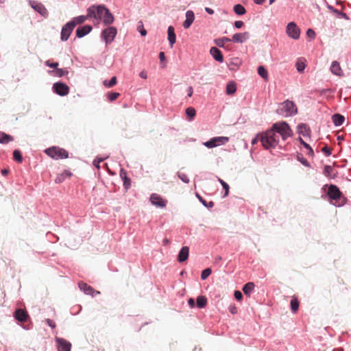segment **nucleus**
<instances>
[{"mask_svg": "<svg viewBox=\"0 0 351 351\" xmlns=\"http://www.w3.org/2000/svg\"><path fill=\"white\" fill-rule=\"evenodd\" d=\"M306 36L310 38H315L316 34H315V32L313 29H308L307 31H306Z\"/></svg>", "mask_w": 351, "mask_h": 351, "instance_id": "5fc2aeb1", "label": "nucleus"}, {"mask_svg": "<svg viewBox=\"0 0 351 351\" xmlns=\"http://www.w3.org/2000/svg\"><path fill=\"white\" fill-rule=\"evenodd\" d=\"M332 168L330 165H326L324 169V173L326 176L332 178L331 173L332 172Z\"/></svg>", "mask_w": 351, "mask_h": 351, "instance_id": "c03bdc74", "label": "nucleus"}, {"mask_svg": "<svg viewBox=\"0 0 351 351\" xmlns=\"http://www.w3.org/2000/svg\"><path fill=\"white\" fill-rule=\"evenodd\" d=\"M192 23H191L190 21H184V23H183V27L184 29H188L190 27V26L191 25Z\"/></svg>", "mask_w": 351, "mask_h": 351, "instance_id": "680f3d73", "label": "nucleus"}, {"mask_svg": "<svg viewBox=\"0 0 351 351\" xmlns=\"http://www.w3.org/2000/svg\"><path fill=\"white\" fill-rule=\"evenodd\" d=\"M75 27L73 26V23H70L69 21L66 23L62 28L61 30V36L60 38L62 41H66L71 32H73Z\"/></svg>", "mask_w": 351, "mask_h": 351, "instance_id": "9b49d317", "label": "nucleus"}, {"mask_svg": "<svg viewBox=\"0 0 351 351\" xmlns=\"http://www.w3.org/2000/svg\"><path fill=\"white\" fill-rule=\"evenodd\" d=\"M90 16H88V12L86 15H80L78 16L73 17L69 22L73 23V26L75 27L77 25H80L85 22L87 19H90Z\"/></svg>", "mask_w": 351, "mask_h": 351, "instance_id": "4be33fe9", "label": "nucleus"}, {"mask_svg": "<svg viewBox=\"0 0 351 351\" xmlns=\"http://www.w3.org/2000/svg\"><path fill=\"white\" fill-rule=\"evenodd\" d=\"M298 160L302 164L304 165V166L306 167H309L310 166V164L309 162L307 161L306 159H305L304 158H303L302 156H298Z\"/></svg>", "mask_w": 351, "mask_h": 351, "instance_id": "864d4df0", "label": "nucleus"}, {"mask_svg": "<svg viewBox=\"0 0 351 351\" xmlns=\"http://www.w3.org/2000/svg\"><path fill=\"white\" fill-rule=\"evenodd\" d=\"M56 342L57 343V348L58 351H71V343L66 339L56 337Z\"/></svg>", "mask_w": 351, "mask_h": 351, "instance_id": "ddd939ff", "label": "nucleus"}, {"mask_svg": "<svg viewBox=\"0 0 351 351\" xmlns=\"http://www.w3.org/2000/svg\"><path fill=\"white\" fill-rule=\"evenodd\" d=\"M93 29V27L90 25H85L80 26L76 29V36L79 38H83L88 34H89Z\"/></svg>", "mask_w": 351, "mask_h": 351, "instance_id": "dca6fc26", "label": "nucleus"}, {"mask_svg": "<svg viewBox=\"0 0 351 351\" xmlns=\"http://www.w3.org/2000/svg\"><path fill=\"white\" fill-rule=\"evenodd\" d=\"M186 21H190L191 23H193L195 19V15L192 10H187L186 12Z\"/></svg>", "mask_w": 351, "mask_h": 351, "instance_id": "a19ab883", "label": "nucleus"}, {"mask_svg": "<svg viewBox=\"0 0 351 351\" xmlns=\"http://www.w3.org/2000/svg\"><path fill=\"white\" fill-rule=\"evenodd\" d=\"M330 69L331 73L337 76L343 75L339 63L336 60L332 62Z\"/></svg>", "mask_w": 351, "mask_h": 351, "instance_id": "aec40b11", "label": "nucleus"}, {"mask_svg": "<svg viewBox=\"0 0 351 351\" xmlns=\"http://www.w3.org/2000/svg\"><path fill=\"white\" fill-rule=\"evenodd\" d=\"M203 144L205 147L209 149L217 147L213 138L204 142Z\"/></svg>", "mask_w": 351, "mask_h": 351, "instance_id": "79ce46f5", "label": "nucleus"}, {"mask_svg": "<svg viewBox=\"0 0 351 351\" xmlns=\"http://www.w3.org/2000/svg\"><path fill=\"white\" fill-rule=\"evenodd\" d=\"M299 302L296 298H293L291 300V308L293 312H296L298 310Z\"/></svg>", "mask_w": 351, "mask_h": 351, "instance_id": "ea45409f", "label": "nucleus"}, {"mask_svg": "<svg viewBox=\"0 0 351 351\" xmlns=\"http://www.w3.org/2000/svg\"><path fill=\"white\" fill-rule=\"evenodd\" d=\"M117 34L116 27L109 26L102 30L101 33V38L104 40L106 45L112 43Z\"/></svg>", "mask_w": 351, "mask_h": 351, "instance_id": "0eeeda50", "label": "nucleus"}, {"mask_svg": "<svg viewBox=\"0 0 351 351\" xmlns=\"http://www.w3.org/2000/svg\"><path fill=\"white\" fill-rule=\"evenodd\" d=\"M297 132L299 134L303 136H310L311 130L308 125L306 123H300L297 126Z\"/></svg>", "mask_w": 351, "mask_h": 351, "instance_id": "a211bd4d", "label": "nucleus"}, {"mask_svg": "<svg viewBox=\"0 0 351 351\" xmlns=\"http://www.w3.org/2000/svg\"><path fill=\"white\" fill-rule=\"evenodd\" d=\"M13 159L21 163L23 161V156L21 153V152L19 149H15L13 152Z\"/></svg>", "mask_w": 351, "mask_h": 351, "instance_id": "4c0bfd02", "label": "nucleus"}, {"mask_svg": "<svg viewBox=\"0 0 351 351\" xmlns=\"http://www.w3.org/2000/svg\"><path fill=\"white\" fill-rule=\"evenodd\" d=\"M205 11L208 14H213L214 13V10L210 8H205Z\"/></svg>", "mask_w": 351, "mask_h": 351, "instance_id": "69168bd1", "label": "nucleus"}, {"mask_svg": "<svg viewBox=\"0 0 351 351\" xmlns=\"http://www.w3.org/2000/svg\"><path fill=\"white\" fill-rule=\"evenodd\" d=\"M197 197L200 201V202L206 208H211L214 206V202L210 201L207 202L206 199H204L202 196H200L198 193L196 194Z\"/></svg>", "mask_w": 351, "mask_h": 351, "instance_id": "72a5a7b5", "label": "nucleus"}, {"mask_svg": "<svg viewBox=\"0 0 351 351\" xmlns=\"http://www.w3.org/2000/svg\"><path fill=\"white\" fill-rule=\"evenodd\" d=\"M233 10L237 15H243L246 12L245 8L241 4L234 5Z\"/></svg>", "mask_w": 351, "mask_h": 351, "instance_id": "2f4dec72", "label": "nucleus"}, {"mask_svg": "<svg viewBox=\"0 0 351 351\" xmlns=\"http://www.w3.org/2000/svg\"><path fill=\"white\" fill-rule=\"evenodd\" d=\"M150 202L152 204L159 208H165L167 204V201L162 198V197L156 193H152L150 196Z\"/></svg>", "mask_w": 351, "mask_h": 351, "instance_id": "f8f14e48", "label": "nucleus"}, {"mask_svg": "<svg viewBox=\"0 0 351 351\" xmlns=\"http://www.w3.org/2000/svg\"><path fill=\"white\" fill-rule=\"evenodd\" d=\"M207 304V299L204 296H198L197 298V306L198 308H204Z\"/></svg>", "mask_w": 351, "mask_h": 351, "instance_id": "c9c22d12", "label": "nucleus"}, {"mask_svg": "<svg viewBox=\"0 0 351 351\" xmlns=\"http://www.w3.org/2000/svg\"><path fill=\"white\" fill-rule=\"evenodd\" d=\"M14 317L20 322H24L28 319L29 315L25 310L17 308L14 313Z\"/></svg>", "mask_w": 351, "mask_h": 351, "instance_id": "2eb2a0df", "label": "nucleus"}, {"mask_svg": "<svg viewBox=\"0 0 351 351\" xmlns=\"http://www.w3.org/2000/svg\"><path fill=\"white\" fill-rule=\"evenodd\" d=\"M78 287L81 291H82L86 295H92L94 292V289L92 287L88 285L84 282H79Z\"/></svg>", "mask_w": 351, "mask_h": 351, "instance_id": "b1692460", "label": "nucleus"}, {"mask_svg": "<svg viewBox=\"0 0 351 351\" xmlns=\"http://www.w3.org/2000/svg\"><path fill=\"white\" fill-rule=\"evenodd\" d=\"M298 141L306 149H310V145L306 143L301 137L298 138Z\"/></svg>", "mask_w": 351, "mask_h": 351, "instance_id": "13d9d810", "label": "nucleus"}, {"mask_svg": "<svg viewBox=\"0 0 351 351\" xmlns=\"http://www.w3.org/2000/svg\"><path fill=\"white\" fill-rule=\"evenodd\" d=\"M234 298L237 300L240 301L243 298V294L240 291H235L234 293Z\"/></svg>", "mask_w": 351, "mask_h": 351, "instance_id": "6e6d98bb", "label": "nucleus"}, {"mask_svg": "<svg viewBox=\"0 0 351 351\" xmlns=\"http://www.w3.org/2000/svg\"><path fill=\"white\" fill-rule=\"evenodd\" d=\"M276 112L283 117H289L298 113V108L293 101L287 99L280 104Z\"/></svg>", "mask_w": 351, "mask_h": 351, "instance_id": "f03ea898", "label": "nucleus"}, {"mask_svg": "<svg viewBox=\"0 0 351 351\" xmlns=\"http://www.w3.org/2000/svg\"><path fill=\"white\" fill-rule=\"evenodd\" d=\"M222 187L225 191L224 194L223 195V197H227L229 194V185L226 182H223Z\"/></svg>", "mask_w": 351, "mask_h": 351, "instance_id": "603ef678", "label": "nucleus"}, {"mask_svg": "<svg viewBox=\"0 0 351 351\" xmlns=\"http://www.w3.org/2000/svg\"><path fill=\"white\" fill-rule=\"evenodd\" d=\"M159 59L161 62H163L165 60V55L164 52L159 53Z\"/></svg>", "mask_w": 351, "mask_h": 351, "instance_id": "e2e57ef3", "label": "nucleus"}, {"mask_svg": "<svg viewBox=\"0 0 351 351\" xmlns=\"http://www.w3.org/2000/svg\"><path fill=\"white\" fill-rule=\"evenodd\" d=\"M119 96V93H110L108 95V99L109 101H112L117 99Z\"/></svg>", "mask_w": 351, "mask_h": 351, "instance_id": "8fccbe9b", "label": "nucleus"}, {"mask_svg": "<svg viewBox=\"0 0 351 351\" xmlns=\"http://www.w3.org/2000/svg\"><path fill=\"white\" fill-rule=\"evenodd\" d=\"M106 158H99V157H97L94 160H93V165L97 168V169H99L100 168V166H99V164L100 162H103Z\"/></svg>", "mask_w": 351, "mask_h": 351, "instance_id": "49530a36", "label": "nucleus"}, {"mask_svg": "<svg viewBox=\"0 0 351 351\" xmlns=\"http://www.w3.org/2000/svg\"><path fill=\"white\" fill-rule=\"evenodd\" d=\"M123 180V186L125 189H128L131 186V180L127 176H125Z\"/></svg>", "mask_w": 351, "mask_h": 351, "instance_id": "de8ad7c7", "label": "nucleus"}, {"mask_svg": "<svg viewBox=\"0 0 351 351\" xmlns=\"http://www.w3.org/2000/svg\"><path fill=\"white\" fill-rule=\"evenodd\" d=\"M189 304L191 307H193L195 306V301L193 298H190L189 300Z\"/></svg>", "mask_w": 351, "mask_h": 351, "instance_id": "774afa93", "label": "nucleus"}, {"mask_svg": "<svg viewBox=\"0 0 351 351\" xmlns=\"http://www.w3.org/2000/svg\"><path fill=\"white\" fill-rule=\"evenodd\" d=\"M167 34L168 40L169 42L171 47H172L176 41V35L175 34L174 27L173 26L168 27Z\"/></svg>", "mask_w": 351, "mask_h": 351, "instance_id": "5701e85b", "label": "nucleus"}, {"mask_svg": "<svg viewBox=\"0 0 351 351\" xmlns=\"http://www.w3.org/2000/svg\"><path fill=\"white\" fill-rule=\"evenodd\" d=\"M189 248L187 246H183L178 255V261L180 263H183L186 261L189 258Z\"/></svg>", "mask_w": 351, "mask_h": 351, "instance_id": "6ab92c4d", "label": "nucleus"}, {"mask_svg": "<svg viewBox=\"0 0 351 351\" xmlns=\"http://www.w3.org/2000/svg\"><path fill=\"white\" fill-rule=\"evenodd\" d=\"M217 146L225 145L229 141V138L226 136H216L213 137Z\"/></svg>", "mask_w": 351, "mask_h": 351, "instance_id": "7c9ffc66", "label": "nucleus"}, {"mask_svg": "<svg viewBox=\"0 0 351 351\" xmlns=\"http://www.w3.org/2000/svg\"><path fill=\"white\" fill-rule=\"evenodd\" d=\"M49 73H50L52 75H55V76L61 77L68 74L69 71L67 70L57 68L56 69H55L53 71H49Z\"/></svg>", "mask_w": 351, "mask_h": 351, "instance_id": "c756f323", "label": "nucleus"}, {"mask_svg": "<svg viewBox=\"0 0 351 351\" xmlns=\"http://www.w3.org/2000/svg\"><path fill=\"white\" fill-rule=\"evenodd\" d=\"M210 53L216 61L219 62H223V54L217 47H212L210 49Z\"/></svg>", "mask_w": 351, "mask_h": 351, "instance_id": "f3484780", "label": "nucleus"}, {"mask_svg": "<svg viewBox=\"0 0 351 351\" xmlns=\"http://www.w3.org/2000/svg\"><path fill=\"white\" fill-rule=\"evenodd\" d=\"M254 284L253 282H247L243 287V291L246 295L250 296L254 289Z\"/></svg>", "mask_w": 351, "mask_h": 351, "instance_id": "c85d7f7f", "label": "nucleus"}, {"mask_svg": "<svg viewBox=\"0 0 351 351\" xmlns=\"http://www.w3.org/2000/svg\"><path fill=\"white\" fill-rule=\"evenodd\" d=\"M337 13L339 16H341L342 18H344L346 19H348V16L346 13L339 10H337Z\"/></svg>", "mask_w": 351, "mask_h": 351, "instance_id": "052dcab7", "label": "nucleus"}, {"mask_svg": "<svg viewBox=\"0 0 351 351\" xmlns=\"http://www.w3.org/2000/svg\"><path fill=\"white\" fill-rule=\"evenodd\" d=\"M332 120L335 126H340L343 123L345 117L340 114H335L332 117Z\"/></svg>", "mask_w": 351, "mask_h": 351, "instance_id": "393cba45", "label": "nucleus"}, {"mask_svg": "<svg viewBox=\"0 0 351 351\" xmlns=\"http://www.w3.org/2000/svg\"><path fill=\"white\" fill-rule=\"evenodd\" d=\"M295 67L299 73H302L306 67L305 59L303 58H298L295 63Z\"/></svg>", "mask_w": 351, "mask_h": 351, "instance_id": "cd10ccee", "label": "nucleus"}, {"mask_svg": "<svg viewBox=\"0 0 351 351\" xmlns=\"http://www.w3.org/2000/svg\"><path fill=\"white\" fill-rule=\"evenodd\" d=\"M322 152L326 156H330L332 154L331 149L326 145L322 147Z\"/></svg>", "mask_w": 351, "mask_h": 351, "instance_id": "3c124183", "label": "nucleus"}, {"mask_svg": "<svg viewBox=\"0 0 351 351\" xmlns=\"http://www.w3.org/2000/svg\"><path fill=\"white\" fill-rule=\"evenodd\" d=\"M258 73L262 77L264 80H267L268 77L267 71L265 69L263 66H259L258 67Z\"/></svg>", "mask_w": 351, "mask_h": 351, "instance_id": "e433bc0d", "label": "nucleus"}, {"mask_svg": "<svg viewBox=\"0 0 351 351\" xmlns=\"http://www.w3.org/2000/svg\"><path fill=\"white\" fill-rule=\"evenodd\" d=\"M14 141L13 136L9 135L3 132L0 131V143L1 144H8L10 141Z\"/></svg>", "mask_w": 351, "mask_h": 351, "instance_id": "a878e982", "label": "nucleus"}, {"mask_svg": "<svg viewBox=\"0 0 351 351\" xmlns=\"http://www.w3.org/2000/svg\"><path fill=\"white\" fill-rule=\"evenodd\" d=\"M178 176L183 182L186 184L189 182V179L185 173L178 172Z\"/></svg>", "mask_w": 351, "mask_h": 351, "instance_id": "a18cd8bd", "label": "nucleus"}, {"mask_svg": "<svg viewBox=\"0 0 351 351\" xmlns=\"http://www.w3.org/2000/svg\"><path fill=\"white\" fill-rule=\"evenodd\" d=\"M212 271L210 268H206L202 271L201 278L202 280H206L211 274Z\"/></svg>", "mask_w": 351, "mask_h": 351, "instance_id": "37998d69", "label": "nucleus"}, {"mask_svg": "<svg viewBox=\"0 0 351 351\" xmlns=\"http://www.w3.org/2000/svg\"><path fill=\"white\" fill-rule=\"evenodd\" d=\"M139 76L143 79H147V75L145 71H141L139 74Z\"/></svg>", "mask_w": 351, "mask_h": 351, "instance_id": "0e129e2a", "label": "nucleus"}, {"mask_svg": "<svg viewBox=\"0 0 351 351\" xmlns=\"http://www.w3.org/2000/svg\"><path fill=\"white\" fill-rule=\"evenodd\" d=\"M45 64L47 66H49L50 68H53L55 69H56L59 65L58 62H51L49 60L45 61Z\"/></svg>", "mask_w": 351, "mask_h": 351, "instance_id": "09e8293b", "label": "nucleus"}, {"mask_svg": "<svg viewBox=\"0 0 351 351\" xmlns=\"http://www.w3.org/2000/svg\"><path fill=\"white\" fill-rule=\"evenodd\" d=\"M125 176H127L126 171L123 169H121L120 171V176L122 179H124Z\"/></svg>", "mask_w": 351, "mask_h": 351, "instance_id": "338daca9", "label": "nucleus"}, {"mask_svg": "<svg viewBox=\"0 0 351 351\" xmlns=\"http://www.w3.org/2000/svg\"><path fill=\"white\" fill-rule=\"evenodd\" d=\"M29 4L36 12L39 13L41 16L44 17L48 16V11L42 3L34 0H29Z\"/></svg>", "mask_w": 351, "mask_h": 351, "instance_id": "1a4fd4ad", "label": "nucleus"}, {"mask_svg": "<svg viewBox=\"0 0 351 351\" xmlns=\"http://www.w3.org/2000/svg\"><path fill=\"white\" fill-rule=\"evenodd\" d=\"M286 32L290 38L294 40L299 39L300 36V29L295 22H290L287 24Z\"/></svg>", "mask_w": 351, "mask_h": 351, "instance_id": "6e6552de", "label": "nucleus"}, {"mask_svg": "<svg viewBox=\"0 0 351 351\" xmlns=\"http://www.w3.org/2000/svg\"><path fill=\"white\" fill-rule=\"evenodd\" d=\"M45 322L49 325V327H51V328H56V324L53 321H52L51 319H45Z\"/></svg>", "mask_w": 351, "mask_h": 351, "instance_id": "4d7b16f0", "label": "nucleus"}, {"mask_svg": "<svg viewBox=\"0 0 351 351\" xmlns=\"http://www.w3.org/2000/svg\"><path fill=\"white\" fill-rule=\"evenodd\" d=\"M234 25L236 28L240 29L243 25V22L241 21H237L234 22Z\"/></svg>", "mask_w": 351, "mask_h": 351, "instance_id": "bf43d9fd", "label": "nucleus"}, {"mask_svg": "<svg viewBox=\"0 0 351 351\" xmlns=\"http://www.w3.org/2000/svg\"><path fill=\"white\" fill-rule=\"evenodd\" d=\"M250 38V33L245 32L243 33L234 34L231 39V41L236 43H243Z\"/></svg>", "mask_w": 351, "mask_h": 351, "instance_id": "4468645a", "label": "nucleus"}, {"mask_svg": "<svg viewBox=\"0 0 351 351\" xmlns=\"http://www.w3.org/2000/svg\"><path fill=\"white\" fill-rule=\"evenodd\" d=\"M185 112L189 121H192L196 114V111L193 107L187 108L185 110Z\"/></svg>", "mask_w": 351, "mask_h": 351, "instance_id": "f704fd0d", "label": "nucleus"}, {"mask_svg": "<svg viewBox=\"0 0 351 351\" xmlns=\"http://www.w3.org/2000/svg\"><path fill=\"white\" fill-rule=\"evenodd\" d=\"M45 152L49 157L55 159H64L69 157L68 152L63 148L58 147H51L45 149Z\"/></svg>", "mask_w": 351, "mask_h": 351, "instance_id": "423d86ee", "label": "nucleus"}, {"mask_svg": "<svg viewBox=\"0 0 351 351\" xmlns=\"http://www.w3.org/2000/svg\"><path fill=\"white\" fill-rule=\"evenodd\" d=\"M327 195L332 204L336 206H341L346 204V199L343 196L339 189L335 184L329 186Z\"/></svg>", "mask_w": 351, "mask_h": 351, "instance_id": "7ed1b4c3", "label": "nucleus"}, {"mask_svg": "<svg viewBox=\"0 0 351 351\" xmlns=\"http://www.w3.org/2000/svg\"><path fill=\"white\" fill-rule=\"evenodd\" d=\"M101 20L104 25H110L113 23L114 21V17L108 8L106 9V11L104 14V16Z\"/></svg>", "mask_w": 351, "mask_h": 351, "instance_id": "412c9836", "label": "nucleus"}, {"mask_svg": "<svg viewBox=\"0 0 351 351\" xmlns=\"http://www.w3.org/2000/svg\"><path fill=\"white\" fill-rule=\"evenodd\" d=\"M270 129L280 136L282 140L284 141L290 137L293 133L289 124L285 121L275 123Z\"/></svg>", "mask_w": 351, "mask_h": 351, "instance_id": "20e7f679", "label": "nucleus"}, {"mask_svg": "<svg viewBox=\"0 0 351 351\" xmlns=\"http://www.w3.org/2000/svg\"><path fill=\"white\" fill-rule=\"evenodd\" d=\"M279 136H280L276 132L269 129L261 135L260 141L264 148L268 149L274 148L278 145Z\"/></svg>", "mask_w": 351, "mask_h": 351, "instance_id": "f257e3e1", "label": "nucleus"}, {"mask_svg": "<svg viewBox=\"0 0 351 351\" xmlns=\"http://www.w3.org/2000/svg\"><path fill=\"white\" fill-rule=\"evenodd\" d=\"M228 42H231V39L228 37H223L219 38H216L214 40V43L218 46L219 47H222L226 49L227 47L225 46V43Z\"/></svg>", "mask_w": 351, "mask_h": 351, "instance_id": "bb28decb", "label": "nucleus"}, {"mask_svg": "<svg viewBox=\"0 0 351 351\" xmlns=\"http://www.w3.org/2000/svg\"><path fill=\"white\" fill-rule=\"evenodd\" d=\"M53 91L60 96H65L69 92V86L62 82H56L52 87Z\"/></svg>", "mask_w": 351, "mask_h": 351, "instance_id": "9d476101", "label": "nucleus"}, {"mask_svg": "<svg viewBox=\"0 0 351 351\" xmlns=\"http://www.w3.org/2000/svg\"><path fill=\"white\" fill-rule=\"evenodd\" d=\"M237 90L236 84L232 82H229L226 86V93L227 95H232Z\"/></svg>", "mask_w": 351, "mask_h": 351, "instance_id": "473e14b6", "label": "nucleus"}, {"mask_svg": "<svg viewBox=\"0 0 351 351\" xmlns=\"http://www.w3.org/2000/svg\"><path fill=\"white\" fill-rule=\"evenodd\" d=\"M106 9L108 8L104 5H93L88 8L86 12H88V16L99 22L101 21Z\"/></svg>", "mask_w": 351, "mask_h": 351, "instance_id": "39448f33", "label": "nucleus"}, {"mask_svg": "<svg viewBox=\"0 0 351 351\" xmlns=\"http://www.w3.org/2000/svg\"><path fill=\"white\" fill-rule=\"evenodd\" d=\"M103 84L106 87L111 88L117 84V77L114 76L109 81H104Z\"/></svg>", "mask_w": 351, "mask_h": 351, "instance_id": "58836bf2", "label": "nucleus"}]
</instances>
